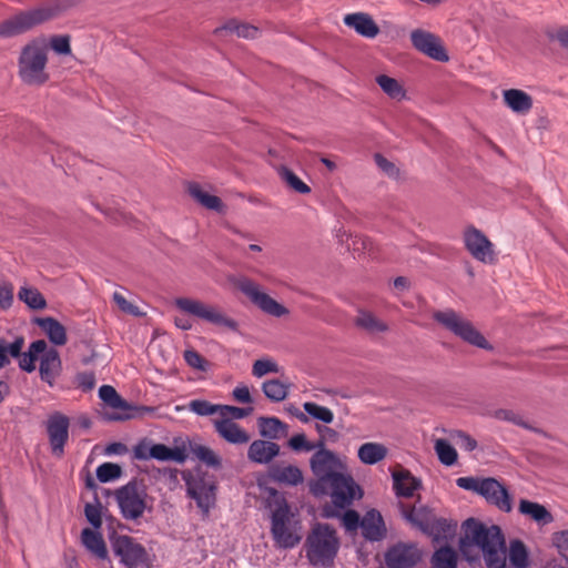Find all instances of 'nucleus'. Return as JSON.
<instances>
[{
    "instance_id": "22",
    "label": "nucleus",
    "mask_w": 568,
    "mask_h": 568,
    "mask_svg": "<svg viewBox=\"0 0 568 568\" xmlns=\"http://www.w3.org/2000/svg\"><path fill=\"white\" fill-rule=\"evenodd\" d=\"M212 424L217 436L230 445L243 446L251 440L248 432L229 418L212 419Z\"/></svg>"
},
{
    "instance_id": "34",
    "label": "nucleus",
    "mask_w": 568,
    "mask_h": 568,
    "mask_svg": "<svg viewBox=\"0 0 568 568\" xmlns=\"http://www.w3.org/2000/svg\"><path fill=\"white\" fill-rule=\"evenodd\" d=\"M260 435L268 440L280 439L286 434L287 426L277 417H260L257 419Z\"/></svg>"
},
{
    "instance_id": "58",
    "label": "nucleus",
    "mask_w": 568,
    "mask_h": 568,
    "mask_svg": "<svg viewBox=\"0 0 568 568\" xmlns=\"http://www.w3.org/2000/svg\"><path fill=\"white\" fill-rule=\"evenodd\" d=\"M552 540L559 554L568 561V530L556 532Z\"/></svg>"
},
{
    "instance_id": "53",
    "label": "nucleus",
    "mask_w": 568,
    "mask_h": 568,
    "mask_svg": "<svg viewBox=\"0 0 568 568\" xmlns=\"http://www.w3.org/2000/svg\"><path fill=\"white\" fill-rule=\"evenodd\" d=\"M449 437L466 452H473L478 446L477 440L463 430H450Z\"/></svg>"
},
{
    "instance_id": "21",
    "label": "nucleus",
    "mask_w": 568,
    "mask_h": 568,
    "mask_svg": "<svg viewBox=\"0 0 568 568\" xmlns=\"http://www.w3.org/2000/svg\"><path fill=\"white\" fill-rule=\"evenodd\" d=\"M400 509L404 518L424 532L432 534L435 529L445 530L446 520L434 518L425 507H405L400 504Z\"/></svg>"
},
{
    "instance_id": "29",
    "label": "nucleus",
    "mask_w": 568,
    "mask_h": 568,
    "mask_svg": "<svg viewBox=\"0 0 568 568\" xmlns=\"http://www.w3.org/2000/svg\"><path fill=\"white\" fill-rule=\"evenodd\" d=\"M32 322L47 334L52 344L62 346L67 343V331L58 320L53 317H36Z\"/></svg>"
},
{
    "instance_id": "28",
    "label": "nucleus",
    "mask_w": 568,
    "mask_h": 568,
    "mask_svg": "<svg viewBox=\"0 0 568 568\" xmlns=\"http://www.w3.org/2000/svg\"><path fill=\"white\" fill-rule=\"evenodd\" d=\"M136 300L133 293L123 287L112 294V301L121 313L133 317H143L146 313L140 308Z\"/></svg>"
},
{
    "instance_id": "25",
    "label": "nucleus",
    "mask_w": 568,
    "mask_h": 568,
    "mask_svg": "<svg viewBox=\"0 0 568 568\" xmlns=\"http://www.w3.org/2000/svg\"><path fill=\"white\" fill-rule=\"evenodd\" d=\"M61 372V358L59 352L53 347H48L40 358L39 373L43 382L53 386L55 378Z\"/></svg>"
},
{
    "instance_id": "12",
    "label": "nucleus",
    "mask_w": 568,
    "mask_h": 568,
    "mask_svg": "<svg viewBox=\"0 0 568 568\" xmlns=\"http://www.w3.org/2000/svg\"><path fill=\"white\" fill-rule=\"evenodd\" d=\"M112 550L120 561L129 568H150L152 560L143 545L133 537L109 532Z\"/></svg>"
},
{
    "instance_id": "23",
    "label": "nucleus",
    "mask_w": 568,
    "mask_h": 568,
    "mask_svg": "<svg viewBox=\"0 0 568 568\" xmlns=\"http://www.w3.org/2000/svg\"><path fill=\"white\" fill-rule=\"evenodd\" d=\"M343 22L346 27L367 39H374L379 33V27L372 16L366 12H355L344 16Z\"/></svg>"
},
{
    "instance_id": "6",
    "label": "nucleus",
    "mask_w": 568,
    "mask_h": 568,
    "mask_svg": "<svg viewBox=\"0 0 568 568\" xmlns=\"http://www.w3.org/2000/svg\"><path fill=\"white\" fill-rule=\"evenodd\" d=\"M275 507L272 509L271 531L276 545L281 548H293L300 544L301 524L294 519L290 506L282 497H276Z\"/></svg>"
},
{
    "instance_id": "55",
    "label": "nucleus",
    "mask_w": 568,
    "mask_h": 568,
    "mask_svg": "<svg viewBox=\"0 0 568 568\" xmlns=\"http://www.w3.org/2000/svg\"><path fill=\"white\" fill-rule=\"evenodd\" d=\"M278 365L271 359H257L254 362L252 367V374L255 377H263L268 373H277Z\"/></svg>"
},
{
    "instance_id": "16",
    "label": "nucleus",
    "mask_w": 568,
    "mask_h": 568,
    "mask_svg": "<svg viewBox=\"0 0 568 568\" xmlns=\"http://www.w3.org/2000/svg\"><path fill=\"white\" fill-rule=\"evenodd\" d=\"M410 41L417 51L435 61L447 62L449 60L440 38L429 31L423 29L413 30L410 32Z\"/></svg>"
},
{
    "instance_id": "61",
    "label": "nucleus",
    "mask_w": 568,
    "mask_h": 568,
    "mask_svg": "<svg viewBox=\"0 0 568 568\" xmlns=\"http://www.w3.org/2000/svg\"><path fill=\"white\" fill-rule=\"evenodd\" d=\"M361 518L357 511L348 509L343 515V524L347 530H355L361 527Z\"/></svg>"
},
{
    "instance_id": "50",
    "label": "nucleus",
    "mask_w": 568,
    "mask_h": 568,
    "mask_svg": "<svg viewBox=\"0 0 568 568\" xmlns=\"http://www.w3.org/2000/svg\"><path fill=\"white\" fill-rule=\"evenodd\" d=\"M491 416L498 420L510 422V423L518 425L520 427H524L526 429H529V430H532L536 433H541L540 429L534 428L531 425H529L527 422H525L520 415L516 414L514 410L500 408V409L494 410L491 413Z\"/></svg>"
},
{
    "instance_id": "62",
    "label": "nucleus",
    "mask_w": 568,
    "mask_h": 568,
    "mask_svg": "<svg viewBox=\"0 0 568 568\" xmlns=\"http://www.w3.org/2000/svg\"><path fill=\"white\" fill-rule=\"evenodd\" d=\"M316 432L320 435L317 442H323V447H325L326 442H336L338 439V433L331 427L316 425Z\"/></svg>"
},
{
    "instance_id": "47",
    "label": "nucleus",
    "mask_w": 568,
    "mask_h": 568,
    "mask_svg": "<svg viewBox=\"0 0 568 568\" xmlns=\"http://www.w3.org/2000/svg\"><path fill=\"white\" fill-rule=\"evenodd\" d=\"M187 409L197 416H213L220 417L221 404H212L206 399H192L187 404Z\"/></svg>"
},
{
    "instance_id": "38",
    "label": "nucleus",
    "mask_w": 568,
    "mask_h": 568,
    "mask_svg": "<svg viewBox=\"0 0 568 568\" xmlns=\"http://www.w3.org/2000/svg\"><path fill=\"white\" fill-rule=\"evenodd\" d=\"M190 452L196 459L213 469H220L222 467L221 456L209 446L196 443L191 444Z\"/></svg>"
},
{
    "instance_id": "64",
    "label": "nucleus",
    "mask_w": 568,
    "mask_h": 568,
    "mask_svg": "<svg viewBox=\"0 0 568 568\" xmlns=\"http://www.w3.org/2000/svg\"><path fill=\"white\" fill-rule=\"evenodd\" d=\"M23 346H24V337H22V336L16 337L12 343H8L7 355L9 354L12 357L18 358L22 353Z\"/></svg>"
},
{
    "instance_id": "52",
    "label": "nucleus",
    "mask_w": 568,
    "mask_h": 568,
    "mask_svg": "<svg viewBox=\"0 0 568 568\" xmlns=\"http://www.w3.org/2000/svg\"><path fill=\"white\" fill-rule=\"evenodd\" d=\"M288 446L295 452H312L323 446V442L311 443L304 433L292 436Z\"/></svg>"
},
{
    "instance_id": "60",
    "label": "nucleus",
    "mask_w": 568,
    "mask_h": 568,
    "mask_svg": "<svg viewBox=\"0 0 568 568\" xmlns=\"http://www.w3.org/2000/svg\"><path fill=\"white\" fill-rule=\"evenodd\" d=\"M232 396L235 402L241 403V404H252L253 403V398L251 396L248 387L243 384L237 385L232 390Z\"/></svg>"
},
{
    "instance_id": "59",
    "label": "nucleus",
    "mask_w": 568,
    "mask_h": 568,
    "mask_svg": "<svg viewBox=\"0 0 568 568\" xmlns=\"http://www.w3.org/2000/svg\"><path fill=\"white\" fill-rule=\"evenodd\" d=\"M480 484L481 479L476 477H459L456 479V485L459 488L474 491L476 494H479Z\"/></svg>"
},
{
    "instance_id": "20",
    "label": "nucleus",
    "mask_w": 568,
    "mask_h": 568,
    "mask_svg": "<svg viewBox=\"0 0 568 568\" xmlns=\"http://www.w3.org/2000/svg\"><path fill=\"white\" fill-rule=\"evenodd\" d=\"M420 559V552L415 545L399 542L385 554L388 568H410Z\"/></svg>"
},
{
    "instance_id": "4",
    "label": "nucleus",
    "mask_w": 568,
    "mask_h": 568,
    "mask_svg": "<svg viewBox=\"0 0 568 568\" xmlns=\"http://www.w3.org/2000/svg\"><path fill=\"white\" fill-rule=\"evenodd\" d=\"M85 488L91 493V499L85 501L84 515L92 528L81 531V542L84 548L99 559L106 558V546L99 529L102 526V504L98 496V485L90 471L85 475Z\"/></svg>"
},
{
    "instance_id": "49",
    "label": "nucleus",
    "mask_w": 568,
    "mask_h": 568,
    "mask_svg": "<svg viewBox=\"0 0 568 568\" xmlns=\"http://www.w3.org/2000/svg\"><path fill=\"white\" fill-rule=\"evenodd\" d=\"M280 175L282 180L295 192L300 194H308L311 192V187L304 183L293 171L287 168H282L280 170Z\"/></svg>"
},
{
    "instance_id": "8",
    "label": "nucleus",
    "mask_w": 568,
    "mask_h": 568,
    "mask_svg": "<svg viewBox=\"0 0 568 568\" xmlns=\"http://www.w3.org/2000/svg\"><path fill=\"white\" fill-rule=\"evenodd\" d=\"M122 517L126 520H138L150 507V497L143 481L132 479L113 493Z\"/></svg>"
},
{
    "instance_id": "19",
    "label": "nucleus",
    "mask_w": 568,
    "mask_h": 568,
    "mask_svg": "<svg viewBox=\"0 0 568 568\" xmlns=\"http://www.w3.org/2000/svg\"><path fill=\"white\" fill-rule=\"evenodd\" d=\"M478 495L503 511L509 513L513 509L507 488L493 477L481 478Z\"/></svg>"
},
{
    "instance_id": "10",
    "label": "nucleus",
    "mask_w": 568,
    "mask_h": 568,
    "mask_svg": "<svg viewBox=\"0 0 568 568\" xmlns=\"http://www.w3.org/2000/svg\"><path fill=\"white\" fill-rule=\"evenodd\" d=\"M310 466L315 480L310 483V493L315 497L326 496V483L338 473L345 470L338 456L325 447H318L310 459Z\"/></svg>"
},
{
    "instance_id": "56",
    "label": "nucleus",
    "mask_w": 568,
    "mask_h": 568,
    "mask_svg": "<svg viewBox=\"0 0 568 568\" xmlns=\"http://www.w3.org/2000/svg\"><path fill=\"white\" fill-rule=\"evenodd\" d=\"M184 359L189 366L199 371L206 369V361L196 351L186 349L184 352Z\"/></svg>"
},
{
    "instance_id": "24",
    "label": "nucleus",
    "mask_w": 568,
    "mask_h": 568,
    "mask_svg": "<svg viewBox=\"0 0 568 568\" xmlns=\"http://www.w3.org/2000/svg\"><path fill=\"white\" fill-rule=\"evenodd\" d=\"M280 445L272 440L255 439L247 449V458L252 463L266 465L280 455Z\"/></svg>"
},
{
    "instance_id": "37",
    "label": "nucleus",
    "mask_w": 568,
    "mask_h": 568,
    "mask_svg": "<svg viewBox=\"0 0 568 568\" xmlns=\"http://www.w3.org/2000/svg\"><path fill=\"white\" fill-rule=\"evenodd\" d=\"M357 456L363 464L374 465L387 456V448L379 443H365L358 448Z\"/></svg>"
},
{
    "instance_id": "33",
    "label": "nucleus",
    "mask_w": 568,
    "mask_h": 568,
    "mask_svg": "<svg viewBox=\"0 0 568 568\" xmlns=\"http://www.w3.org/2000/svg\"><path fill=\"white\" fill-rule=\"evenodd\" d=\"M187 192L194 201L207 210L222 212L224 209L222 200L204 191L199 183H190Z\"/></svg>"
},
{
    "instance_id": "48",
    "label": "nucleus",
    "mask_w": 568,
    "mask_h": 568,
    "mask_svg": "<svg viewBox=\"0 0 568 568\" xmlns=\"http://www.w3.org/2000/svg\"><path fill=\"white\" fill-rule=\"evenodd\" d=\"M303 409L312 418L320 420L324 424H331L334 420L333 412L325 407L321 406L313 402H305L303 404Z\"/></svg>"
},
{
    "instance_id": "41",
    "label": "nucleus",
    "mask_w": 568,
    "mask_h": 568,
    "mask_svg": "<svg viewBox=\"0 0 568 568\" xmlns=\"http://www.w3.org/2000/svg\"><path fill=\"white\" fill-rule=\"evenodd\" d=\"M376 83L390 99L400 101L406 98L404 87L394 78L386 74H379L376 77Z\"/></svg>"
},
{
    "instance_id": "27",
    "label": "nucleus",
    "mask_w": 568,
    "mask_h": 568,
    "mask_svg": "<svg viewBox=\"0 0 568 568\" xmlns=\"http://www.w3.org/2000/svg\"><path fill=\"white\" fill-rule=\"evenodd\" d=\"M394 490L398 497H413L414 493L418 490L422 483L418 478L412 475L407 469L393 471Z\"/></svg>"
},
{
    "instance_id": "9",
    "label": "nucleus",
    "mask_w": 568,
    "mask_h": 568,
    "mask_svg": "<svg viewBox=\"0 0 568 568\" xmlns=\"http://www.w3.org/2000/svg\"><path fill=\"white\" fill-rule=\"evenodd\" d=\"M433 318L465 343L483 349H493V346L475 325L454 310L436 311Z\"/></svg>"
},
{
    "instance_id": "18",
    "label": "nucleus",
    "mask_w": 568,
    "mask_h": 568,
    "mask_svg": "<svg viewBox=\"0 0 568 568\" xmlns=\"http://www.w3.org/2000/svg\"><path fill=\"white\" fill-rule=\"evenodd\" d=\"M47 430L52 454L62 457L69 438V418L61 413L52 414L48 419Z\"/></svg>"
},
{
    "instance_id": "17",
    "label": "nucleus",
    "mask_w": 568,
    "mask_h": 568,
    "mask_svg": "<svg viewBox=\"0 0 568 568\" xmlns=\"http://www.w3.org/2000/svg\"><path fill=\"white\" fill-rule=\"evenodd\" d=\"M153 412L152 407L132 405L109 385V422H124Z\"/></svg>"
},
{
    "instance_id": "36",
    "label": "nucleus",
    "mask_w": 568,
    "mask_h": 568,
    "mask_svg": "<svg viewBox=\"0 0 568 568\" xmlns=\"http://www.w3.org/2000/svg\"><path fill=\"white\" fill-rule=\"evenodd\" d=\"M355 325L369 334L383 333L388 329V325L377 318L372 312L359 310L355 318Z\"/></svg>"
},
{
    "instance_id": "14",
    "label": "nucleus",
    "mask_w": 568,
    "mask_h": 568,
    "mask_svg": "<svg viewBox=\"0 0 568 568\" xmlns=\"http://www.w3.org/2000/svg\"><path fill=\"white\" fill-rule=\"evenodd\" d=\"M235 284L236 287L262 312L275 317H282L288 314V310L266 294L258 283L247 277H241Z\"/></svg>"
},
{
    "instance_id": "3",
    "label": "nucleus",
    "mask_w": 568,
    "mask_h": 568,
    "mask_svg": "<svg viewBox=\"0 0 568 568\" xmlns=\"http://www.w3.org/2000/svg\"><path fill=\"white\" fill-rule=\"evenodd\" d=\"M49 48L44 39H32L26 43L18 57V77L28 87H42L49 79L47 71Z\"/></svg>"
},
{
    "instance_id": "31",
    "label": "nucleus",
    "mask_w": 568,
    "mask_h": 568,
    "mask_svg": "<svg viewBox=\"0 0 568 568\" xmlns=\"http://www.w3.org/2000/svg\"><path fill=\"white\" fill-rule=\"evenodd\" d=\"M270 476L274 481L288 486H297L304 480L302 470L294 465H273L270 468Z\"/></svg>"
},
{
    "instance_id": "45",
    "label": "nucleus",
    "mask_w": 568,
    "mask_h": 568,
    "mask_svg": "<svg viewBox=\"0 0 568 568\" xmlns=\"http://www.w3.org/2000/svg\"><path fill=\"white\" fill-rule=\"evenodd\" d=\"M457 554L450 547H442L437 549L432 557L433 568H456Z\"/></svg>"
},
{
    "instance_id": "13",
    "label": "nucleus",
    "mask_w": 568,
    "mask_h": 568,
    "mask_svg": "<svg viewBox=\"0 0 568 568\" xmlns=\"http://www.w3.org/2000/svg\"><path fill=\"white\" fill-rule=\"evenodd\" d=\"M174 304L185 314L195 316L216 326L225 327L232 332H239V323L226 316L217 306L189 297H179L174 301Z\"/></svg>"
},
{
    "instance_id": "1",
    "label": "nucleus",
    "mask_w": 568,
    "mask_h": 568,
    "mask_svg": "<svg viewBox=\"0 0 568 568\" xmlns=\"http://www.w3.org/2000/svg\"><path fill=\"white\" fill-rule=\"evenodd\" d=\"M463 527L464 536L460 538L463 551L476 546L481 550L488 568H506V542L498 526H486L474 518H468Z\"/></svg>"
},
{
    "instance_id": "5",
    "label": "nucleus",
    "mask_w": 568,
    "mask_h": 568,
    "mask_svg": "<svg viewBox=\"0 0 568 568\" xmlns=\"http://www.w3.org/2000/svg\"><path fill=\"white\" fill-rule=\"evenodd\" d=\"M304 549L311 565L331 566L339 549L336 530L327 524H315L306 537Z\"/></svg>"
},
{
    "instance_id": "51",
    "label": "nucleus",
    "mask_w": 568,
    "mask_h": 568,
    "mask_svg": "<svg viewBox=\"0 0 568 568\" xmlns=\"http://www.w3.org/2000/svg\"><path fill=\"white\" fill-rule=\"evenodd\" d=\"M253 413V407H237L232 405H222L221 404V410H220V417H216L215 419H225L229 418L230 420H237L243 419L247 416H250Z\"/></svg>"
},
{
    "instance_id": "32",
    "label": "nucleus",
    "mask_w": 568,
    "mask_h": 568,
    "mask_svg": "<svg viewBox=\"0 0 568 568\" xmlns=\"http://www.w3.org/2000/svg\"><path fill=\"white\" fill-rule=\"evenodd\" d=\"M518 510L539 525H547L554 520L551 513L544 505L527 499H520Z\"/></svg>"
},
{
    "instance_id": "54",
    "label": "nucleus",
    "mask_w": 568,
    "mask_h": 568,
    "mask_svg": "<svg viewBox=\"0 0 568 568\" xmlns=\"http://www.w3.org/2000/svg\"><path fill=\"white\" fill-rule=\"evenodd\" d=\"M71 38L68 34L53 36L50 38L49 45L57 54H71Z\"/></svg>"
},
{
    "instance_id": "44",
    "label": "nucleus",
    "mask_w": 568,
    "mask_h": 568,
    "mask_svg": "<svg viewBox=\"0 0 568 568\" xmlns=\"http://www.w3.org/2000/svg\"><path fill=\"white\" fill-rule=\"evenodd\" d=\"M434 450L439 462L445 466H453L457 462L458 454L456 449L446 439H435Z\"/></svg>"
},
{
    "instance_id": "57",
    "label": "nucleus",
    "mask_w": 568,
    "mask_h": 568,
    "mask_svg": "<svg viewBox=\"0 0 568 568\" xmlns=\"http://www.w3.org/2000/svg\"><path fill=\"white\" fill-rule=\"evenodd\" d=\"M13 303V285L10 283L0 284V308L8 310Z\"/></svg>"
},
{
    "instance_id": "39",
    "label": "nucleus",
    "mask_w": 568,
    "mask_h": 568,
    "mask_svg": "<svg viewBox=\"0 0 568 568\" xmlns=\"http://www.w3.org/2000/svg\"><path fill=\"white\" fill-rule=\"evenodd\" d=\"M224 31L235 33L237 37L244 39H255L258 36V28L234 19L227 21L224 26L216 28L214 33L220 36Z\"/></svg>"
},
{
    "instance_id": "35",
    "label": "nucleus",
    "mask_w": 568,
    "mask_h": 568,
    "mask_svg": "<svg viewBox=\"0 0 568 568\" xmlns=\"http://www.w3.org/2000/svg\"><path fill=\"white\" fill-rule=\"evenodd\" d=\"M45 348L47 342L44 339L32 342L29 345L28 351L21 353V355L18 357L20 369L27 373H32L36 369V362L38 361L39 355H42Z\"/></svg>"
},
{
    "instance_id": "7",
    "label": "nucleus",
    "mask_w": 568,
    "mask_h": 568,
    "mask_svg": "<svg viewBox=\"0 0 568 568\" xmlns=\"http://www.w3.org/2000/svg\"><path fill=\"white\" fill-rule=\"evenodd\" d=\"M326 495L331 496L333 506L323 507L322 517L334 518L338 516L335 507L344 509L351 506L355 499L362 498L363 491L353 477L343 470L327 480Z\"/></svg>"
},
{
    "instance_id": "30",
    "label": "nucleus",
    "mask_w": 568,
    "mask_h": 568,
    "mask_svg": "<svg viewBox=\"0 0 568 568\" xmlns=\"http://www.w3.org/2000/svg\"><path fill=\"white\" fill-rule=\"evenodd\" d=\"M505 104L515 113L526 114L532 108V98L519 89H508L503 92Z\"/></svg>"
},
{
    "instance_id": "2",
    "label": "nucleus",
    "mask_w": 568,
    "mask_h": 568,
    "mask_svg": "<svg viewBox=\"0 0 568 568\" xmlns=\"http://www.w3.org/2000/svg\"><path fill=\"white\" fill-rule=\"evenodd\" d=\"M68 0H51L30 10L20 11L0 22V38L9 39L60 17L70 8Z\"/></svg>"
},
{
    "instance_id": "26",
    "label": "nucleus",
    "mask_w": 568,
    "mask_h": 568,
    "mask_svg": "<svg viewBox=\"0 0 568 568\" xmlns=\"http://www.w3.org/2000/svg\"><path fill=\"white\" fill-rule=\"evenodd\" d=\"M361 528L363 536L372 541L381 540L386 534L383 517L376 509H371L364 515Z\"/></svg>"
},
{
    "instance_id": "11",
    "label": "nucleus",
    "mask_w": 568,
    "mask_h": 568,
    "mask_svg": "<svg viewBox=\"0 0 568 568\" xmlns=\"http://www.w3.org/2000/svg\"><path fill=\"white\" fill-rule=\"evenodd\" d=\"M182 477L187 496L195 500L204 516H209L216 501V483L213 476L201 468H195L184 471Z\"/></svg>"
},
{
    "instance_id": "42",
    "label": "nucleus",
    "mask_w": 568,
    "mask_h": 568,
    "mask_svg": "<svg viewBox=\"0 0 568 568\" xmlns=\"http://www.w3.org/2000/svg\"><path fill=\"white\" fill-rule=\"evenodd\" d=\"M509 562L515 568H527L529 565V555L525 544L519 539H514L509 544Z\"/></svg>"
},
{
    "instance_id": "40",
    "label": "nucleus",
    "mask_w": 568,
    "mask_h": 568,
    "mask_svg": "<svg viewBox=\"0 0 568 568\" xmlns=\"http://www.w3.org/2000/svg\"><path fill=\"white\" fill-rule=\"evenodd\" d=\"M291 384L278 378L267 379L262 384L264 395L272 402L280 403L286 399Z\"/></svg>"
},
{
    "instance_id": "15",
    "label": "nucleus",
    "mask_w": 568,
    "mask_h": 568,
    "mask_svg": "<svg viewBox=\"0 0 568 568\" xmlns=\"http://www.w3.org/2000/svg\"><path fill=\"white\" fill-rule=\"evenodd\" d=\"M464 243L469 254L485 264L495 262L494 244L475 226H468L464 231Z\"/></svg>"
},
{
    "instance_id": "63",
    "label": "nucleus",
    "mask_w": 568,
    "mask_h": 568,
    "mask_svg": "<svg viewBox=\"0 0 568 568\" xmlns=\"http://www.w3.org/2000/svg\"><path fill=\"white\" fill-rule=\"evenodd\" d=\"M374 160L376 165L386 174L394 175L397 172L395 165L382 154L376 153L374 155Z\"/></svg>"
},
{
    "instance_id": "43",
    "label": "nucleus",
    "mask_w": 568,
    "mask_h": 568,
    "mask_svg": "<svg viewBox=\"0 0 568 568\" xmlns=\"http://www.w3.org/2000/svg\"><path fill=\"white\" fill-rule=\"evenodd\" d=\"M149 455L151 458L158 460H174L182 463L185 459V455L179 448H170L164 444H154L149 448Z\"/></svg>"
},
{
    "instance_id": "46",
    "label": "nucleus",
    "mask_w": 568,
    "mask_h": 568,
    "mask_svg": "<svg viewBox=\"0 0 568 568\" xmlns=\"http://www.w3.org/2000/svg\"><path fill=\"white\" fill-rule=\"evenodd\" d=\"M18 297L31 310H43L47 306L44 296L33 287H21Z\"/></svg>"
}]
</instances>
